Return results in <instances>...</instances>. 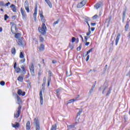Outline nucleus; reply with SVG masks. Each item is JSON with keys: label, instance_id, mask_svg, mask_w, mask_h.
<instances>
[{"label": "nucleus", "instance_id": "f257e3e1", "mask_svg": "<svg viewBox=\"0 0 130 130\" xmlns=\"http://www.w3.org/2000/svg\"><path fill=\"white\" fill-rule=\"evenodd\" d=\"M46 25H45V23H43L42 25V27H39L38 28L39 32L40 33H41L42 35H44L45 34H46Z\"/></svg>", "mask_w": 130, "mask_h": 130}, {"label": "nucleus", "instance_id": "f03ea898", "mask_svg": "<svg viewBox=\"0 0 130 130\" xmlns=\"http://www.w3.org/2000/svg\"><path fill=\"white\" fill-rule=\"evenodd\" d=\"M21 113V106H19L17 110H16V112L14 113V117H16V118H18L20 115V113Z\"/></svg>", "mask_w": 130, "mask_h": 130}, {"label": "nucleus", "instance_id": "7ed1b4c3", "mask_svg": "<svg viewBox=\"0 0 130 130\" xmlns=\"http://www.w3.org/2000/svg\"><path fill=\"white\" fill-rule=\"evenodd\" d=\"M34 124H36V130H40V126H39V121H38V119L37 118H35Z\"/></svg>", "mask_w": 130, "mask_h": 130}, {"label": "nucleus", "instance_id": "20e7f679", "mask_svg": "<svg viewBox=\"0 0 130 130\" xmlns=\"http://www.w3.org/2000/svg\"><path fill=\"white\" fill-rule=\"evenodd\" d=\"M11 24L12 25L11 26V32L13 34H15V32H17V27L13 22H11Z\"/></svg>", "mask_w": 130, "mask_h": 130}, {"label": "nucleus", "instance_id": "39448f33", "mask_svg": "<svg viewBox=\"0 0 130 130\" xmlns=\"http://www.w3.org/2000/svg\"><path fill=\"white\" fill-rule=\"evenodd\" d=\"M25 9L27 13H29L30 10L29 9V3L27 1L25 2L24 3Z\"/></svg>", "mask_w": 130, "mask_h": 130}, {"label": "nucleus", "instance_id": "423d86ee", "mask_svg": "<svg viewBox=\"0 0 130 130\" xmlns=\"http://www.w3.org/2000/svg\"><path fill=\"white\" fill-rule=\"evenodd\" d=\"M29 70H30V72L32 76H34V75H35L34 65L33 64V63H31L29 66Z\"/></svg>", "mask_w": 130, "mask_h": 130}, {"label": "nucleus", "instance_id": "0eeeda50", "mask_svg": "<svg viewBox=\"0 0 130 130\" xmlns=\"http://www.w3.org/2000/svg\"><path fill=\"white\" fill-rule=\"evenodd\" d=\"M20 12L22 15V19H23V20H26V12H25V10H23V8H21Z\"/></svg>", "mask_w": 130, "mask_h": 130}, {"label": "nucleus", "instance_id": "6e6552de", "mask_svg": "<svg viewBox=\"0 0 130 130\" xmlns=\"http://www.w3.org/2000/svg\"><path fill=\"white\" fill-rule=\"evenodd\" d=\"M85 5H86V1H83L82 2H81L80 3H79L77 5V7L78 8H83V7H84V6H85Z\"/></svg>", "mask_w": 130, "mask_h": 130}, {"label": "nucleus", "instance_id": "1a4fd4ad", "mask_svg": "<svg viewBox=\"0 0 130 130\" xmlns=\"http://www.w3.org/2000/svg\"><path fill=\"white\" fill-rule=\"evenodd\" d=\"M17 93L19 95V96H25V95L26 94V92L24 91H22L21 89L18 90Z\"/></svg>", "mask_w": 130, "mask_h": 130}, {"label": "nucleus", "instance_id": "9d476101", "mask_svg": "<svg viewBox=\"0 0 130 130\" xmlns=\"http://www.w3.org/2000/svg\"><path fill=\"white\" fill-rule=\"evenodd\" d=\"M40 103L41 105H43V96H42V91L40 92Z\"/></svg>", "mask_w": 130, "mask_h": 130}, {"label": "nucleus", "instance_id": "9b49d317", "mask_svg": "<svg viewBox=\"0 0 130 130\" xmlns=\"http://www.w3.org/2000/svg\"><path fill=\"white\" fill-rule=\"evenodd\" d=\"M120 38V34H118L116 40H115V45H117L119 39Z\"/></svg>", "mask_w": 130, "mask_h": 130}, {"label": "nucleus", "instance_id": "f8f14e48", "mask_svg": "<svg viewBox=\"0 0 130 130\" xmlns=\"http://www.w3.org/2000/svg\"><path fill=\"white\" fill-rule=\"evenodd\" d=\"M40 17L41 18V20L42 22H43V24H44L45 23V18H44V16H43V14L42 13L40 14Z\"/></svg>", "mask_w": 130, "mask_h": 130}, {"label": "nucleus", "instance_id": "ddd939ff", "mask_svg": "<svg viewBox=\"0 0 130 130\" xmlns=\"http://www.w3.org/2000/svg\"><path fill=\"white\" fill-rule=\"evenodd\" d=\"M101 6H102V3H101V2H100L94 5V8L96 10H98V9H99V8H100V7H101Z\"/></svg>", "mask_w": 130, "mask_h": 130}, {"label": "nucleus", "instance_id": "4468645a", "mask_svg": "<svg viewBox=\"0 0 130 130\" xmlns=\"http://www.w3.org/2000/svg\"><path fill=\"white\" fill-rule=\"evenodd\" d=\"M21 69L22 70V76H24L26 74V70H25V66L23 65L21 67Z\"/></svg>", "mask_w": 130, "mask_h": 130}, {"label": "nucleus", "instance_id": "2eb2a0df", "mask_svg": "<svg viewBox=\"0 0 130 130\" xmlns=\"http://www.w3.org/2000/svg\"><path fill=\"white\" fill-rule=\"evenodd\" d=\"M106 89H107V86H101L99 88V91H101L102 90H103L102 94H104V91H105Z\"/></svg>", "mask_w": 130, "mask_h": 130}, {"label": "nucleus", "instance_id": "dca6fc26", "mask_svg": "<svg viewBox=\"0 0 130 130\" xmlns=\"http://www.w3.org/2000/svg\"><path fill=\"white\" fill-rule=\"evenodd\" d=\"M10 8L12 9L13 12H17V10H16L17 9H16V6H15V5L14 4L11 5L10 6Z\"/></svg>", "mask_w": 130, "mask_h": 130}, {"label": "nucleus", "instance_id": "f3484780", "mask_svg": "<svg viewBox=\"0 0 130 130\" xmlns=\"http://www.w3.org/2000/svg\"><path fill=\"white\" fill-rule=\"evenodd\" d=\"M45 2L47 4V5L49 6L50 8H52V4H51V2H50V1L45 0Z\"/></svg>", "mask_w": 130, "mask_h": 130}, {"label": "nucleus", "instance_id": "a211bd4d", "mask_svg": "<svg viewBox=\"0 0 130 130\" xmlns=\"http://www.w3.org/2000/svg\"><path fill=\"white\" fill-rule=\"evenodd\" d=\"M37 15V6L36 7L35 12L34 13V18H35V21H36V16Z\"/></svg>", "mask_w": 130, "mask_h": 130}, {"label": "nucleus", "instance_id": "6ab92c4d", "mask_svg": "<svg viewBox=\"0 0 130 130\" xmlns=\"http://www.w3.org/2000/svg\"><path fill=\"white\" fill-rule=\"evenodd\" d=\"M31 128V125L30 124V122L28 121L26 123V130H29Z\"/></svg>", "mask_w": 130, "mask_h": 130}, {"label": "nucleus", "instance_id": "aec40b11", "mask_svg": "<svg viewBox=\"0 0 130 130\" xmlns=\"http://www.w3.org/2000/svg\"><path fill=\"white\" fill-rule=\"evenodd\" d=\"M16 97L18 104L22 103V100H21V98L18 95H16Z\"/></svg>", "mask_w": 130, "mask_h": 130}, {"label": "nucleus", "instance_id": "412c9836", "mask_svg": "<svg viewBox=\"0 0 130 130\" xmlns=\"http://www.w3.org/2000/svg\"><path fill=\"white\" fill-rule=\"evenodd\" d=\"M79 96H80V95H78V96L77 98H75L73 99L70 100L69 101L68 103H73V102H75V101H76L77 99H78V97H79Z\"/></svg>", "mask_w": 130, "mask_h": 130}, {"label": "nucleus", "instance_id": "4be33fe9", "mask_svg": "<svg viewBox=\"0 0 130 130\" xmlns=\"http://www.w3.org/2000/svg\"><path fill=\"white\" fill-rule=\"evenodd\" d=\"M18 81H19V82H23V81L24 80V77L23 76H19L18 78H17Z\"/></svg>", "mask_w": 130, "mask_h": 130}, {"label": "nucleus", "instance_id": "5701e85b", "mask_svg": "<svg viewBox=\"0 0 130 130\" xmlns=\"http://www.w3.org/2000/svg\"><path fill=\"white\" fill-rule=\"evenodd\" d=\"M18 45L20 46H23L24 45V43H23V42L21 40H18L17 41Z\"/></svg>", "mask_w": 130, "mask_h": 130}, {"label": "nucleus", "instance_id": "b1692460", "mask_svg": "<svg viewBox=\"0 0 130 130\" xmlns=\"http://www.w3.org/2000/svg\"><path fill=\"white\" fill-rule=\"evenodd\" d=\"M128 28H129V24H128V22H127L125 26V31H127Z\"/></svg>", "mask_w": 130, "mask_h": 130}, {"label": "nucleus", "instance_id": "393cba45", "mask_svg": "<svg viewBox=\"0 0 130 130\" xmlns=\"http://www.w3.org/2000/svg\"><path fill=\"white\" fill-rule=\"evenodd\" d=\"M40 42H43L44 41V38H43V35H40Z\"/></svg>", "mask_w": 130, "mask_h": 130}, {"label": "nucleus", "instance_id": "a878e982", "mask_svg": "<svg viewBox=\"0 0 130 130\" xmlns=\"http://www.w3.org/2000/svg\"><path fill=\"white\" fill-rule=\"evenodd\" d=\"M20 58H24L25 56L24 55V52H21L19 54Z\"/></svg>", "mask_w": 130, "mask_h": 130}, {"label": "nucleus", "instance_id": "bb28decb", "mask_svg": "<svg viewBox=\"0 0 130 130\" xmlns=\"http://www.w3.org/2000/svg\"><path fill=\"white\" fill-rule=\"evenodd\" d=\"M110 93H111V88H109V90L107 91V93L106 94V96H109Z\"/></svg>", "mask_w": 130, "mask_h": 130}, {"label": "nucleus", "instance_id": "cd10ccee", "mask_svg": "<svg viewBox=\"0 0 130 130\" xmlns=\"http://www.w3.org/2000/svg\"><path fill=\"white\" fill-rule=\"evenodd\" d=\"M43 50H44V45L42 44L40 47V51H42Z\"/></svg>", "mask_w": 130, "mask_h": 130}, {"label": "nucleus", "instance_id": "c85d7f7f", "mask_svg": "<svg viewBox=\"0 0 130 130\" xmlns=\"http://www.w3.org/2000/svg\"><path fill=\"white\" fill-rule=\"evenodd\" d=\"M14 69L15 70L16 73H17V74H19V73H21V69H20V68H16Z\"/></svg>", "mask_w": 130, "mask_h": 130}, {"label": "nucleus", "instance_id": "c756f323", "mask_svg": "<svg viewBox=\"0 0 130 130\" xmlns=\"http://www.w3.org/2000/svg\"><path fill=\"white\" fill-rule=\"evenodd\" d=\"M15 37V38L19 39V38H20L21 37V34H19V33L16 34Z\"/></svg>", "mask_w": 130, "mask_h": 130}, {"label": "nucleus", "instance_id": "7c9ffc66", "mask_svg": "<svg viewBox=\"0 0 130 130\" xmlns=\"http://www.w3.org/2000/svg\"><path fill=\"white\" fill-rule=\"evenodd\" d=\"M13 127L17 128V127H19V123L16 122L15 124H12Z\"/></svg>", "mask_w": 130, "mask_h": 130}, {"label": "nucleus", "instance_id": "2f4dec72", "mask_svg": "<svg viewBox=\"0 0 130 130\" xmlns=\"http://www.w3.org/2000/svg\"><path fill=\"white\" fill-rule=\"evenodd\" d=\"M11 52L12 54H16V49L15 48H12L11 49Z\"/></svg>", "mask_w": 130, "mask_h": 130}, {"label": "nucleus", "instance_id": "473e14b6", "mask_svg": "<svg viewBox=\"0 0 130 130\" xmlns=\"http://www.w3.org/2000/svg\"><path fill=\"white\" fill-rule=\"evenodd\" d=\"M51 130H56V124L52 125Z\"/></svg>", "mask_w": 130, "mask_h": 130}, {"label": "nucleus", "instance_id": "72a5a7b5", "mask_svg": "<svg viewBox=\"0 0 130 130\" xmlns=\"http://www.w3.org/2000/svg\"><path fill=\"white\" fill-rule=\"evenodd\" d=\"M94 88H95V85H93L91 87V88L90 89V91H89V93L90 94H91V93H92L93 91L94 90Z\"/></svg>", "mask_w": 130, "mask_h": 130}, {"label": "nucleus", "instance_id": "f704fd0d", "mask_svg": "<svg viewBox=\"0 0 130 130\" xmlns=\"http://www.w3.org/2000/svg\"><path fill=\"white\" fill-rule=\"evenodd\" d=\"M82 109H80L79 112L77 113V116H80V115H81V114L82 113Z\"/></svg>", "mask_w": 130, "mask_h": 130}, {"label": "nucleus", "instance_id": "c9c22d12", "mask_svg": "<svg viewBox=\"0 0 130 130\" xmlns=\"http://www.w3.org/2000/svg\"><path fill=\"white\" fill-rule=\"evenodd\" d=\"M82 48V44H80L79 46L77 48L78 51H80L81 50V49Z\"/></svg>", "mask_w": 130, "mask_h": 130}, {"label": "nucleus", "instance_id": "e433bc0d", "mask_svg": "<svg viewBox=\"0 0 130 130\" xmlns=\"http://www.w3.org/2000/svg\"><path fill=\"white\" fill-rule=\"evenodd\" d=\"M58 23H59V20L54 22L53 23V26H55L56 24H58Z\"/></svg>", "mask_w": 130, "mask_h": 130}, {"label": "nucleus", "instance_id": "4c0bfd02", "mask_svg": "<svg viewBox=\"0 0 130 130\" xmlns=\"http://www.w3.org/2000/svg\"><path fill=\"white\" fill-rule=\"evenodd\" d=\"M75 125H70L68 126V128H74Z\"/></svg>", "mask_w": 130, "mask_h": 130}, {"label": "nucleus", "instance_id": "58836bf2", "mask_svg": "<svg viewBox=\"0 0 130 130\" xmlns=\"http://www.w3.org/2000/svg\"><path fill=\"white\" fill-rule=\"evenodd\" d=\"M4 17H5V21H7V19L9 18V16H8V15H7V14H5Z\"/></svg>", "mask_w": 130, "mask_h": 130}, {"label": "nucleus", "instance_id": "ea45409f", "mask_svg": "<svg viewBox=\"0 0 130 130\" xmlns=\"http://www.w3.org/2000/svg\"><path fill=\"white\" fill-rule=\"evenodd\" d=\"M5 83L4 81H1V82H0V85H1V86H4V85H5Z\"/></svg>", "mask_w": 130, "mask_h": 130}, {"label": "nucleus", "instance_id": "a19ab883", "mask_svg": "<svg viewBox=\"0 0 130 130\" xmlns=\"http://www.w3.org/2000/svg\"><path fill=\"white\" fill-rule=\"evenodd\" d=\"M75 41H76V39L75 38V37H73L72 39V43H74V42H75Z\"/></svg>", "mask_w": 130, "mask_h": 130}, {"label": "nucleus", "instance_id": "79ce46f5", "mask_svg": "<svg viewBox=\"0 0 130 130\" xmlns=\"http://www.w3.org/2000/svg\"><path fill=\"white\" fill-rule=\"evenodd\" d=\"M60 90H61V88H59L56 90V92L57 93V94H58V93H59Z\"/></svg>", "mask_w": 130, "mask_h": 130}, {"label": "nucleus", "instance_id": "37998d69", "mask_svg": "<svg viewBox=\"0 0 130 130\" xmlns=\"http://www.w3.org/2000/svg\"><path fill=\"white\" fill-rule=\"evenodd\" d=\"M90 34H91V30H90V29H89V31L86 33V35L87 36H89V35H90Z\"/></svg>", "mask_w": 130, "mask_h": 130}, {"label": "nucleus", "instance_id": "c03bdc74", "mask_svg": "<svg viewBox=\"0 0 130 130\" xmlns=\"http://www.w3.org/2000/svg\"><path fill=\"white\" fill-rule=\"evenodd\" d=\"M97 18H98V15H95L94 16H93L92 19H97Z\"/></svg>", "mask_w": 130, "mask_h": 130}, {"label": "nucleus", "instance_id": "a18cd8bd", "mask_svg": "<svg viewBox=\"0 0 130 130\" xmlns=\"http://www.w3.org/2000/svg\"><path fill=\"white\" fill-rule=\"evenodd\" d=\"M26 60V59L25 58H23V59L20 60V62H21L22 63L25 62V61Z\"/></svg>", "mask_w": 130, "mask_h": 130}, {"label": "nucleus", "instance_id": "49530a36", "mask_svg": "<svg viewBox=\"0 0 130 130\" xmlns=\"http://www.w3.org/2000/svg\"><path fill=\"white\" fill-rule=\"evenodd\" d=\"M69 47H70V49H74V46L73 45H70Z\"/></svg>", "mask_w": 130, "mask_h": 130}, {"label": "nucleus", "instance_id": "de8ad7c7", "mask_svg": "<svg viewBox=\"0 0 130 130\" xmlns=\"http://www.w3.org/2000/svg\"><path fill=\"white\" fill-rule=\"evenodd\" d=\"M43 81H44V85H45V84H46V78L44 77Z\"/></svg>", "mask_w": 130, "mask_h": 130}, {"label": "nucleus", "instance_id": "09e8293b", "mask_svg": "<svg viewBox=\"0 0 130 130\" xmlns=\"http://www.w3.org/2000/svg\"><path fill=\"white\" fill-rule=\"evenodd\" d=\"M84 41H85V42H87L88 41V37H85Z\"/></svg>", "mask_w": 130, "mask_h": 130}, {"label": "nucleus", "instance_id": "8fccbe9b", "mask_svg": "<svg viewBox=\"0 0 130 130\" xmlns=\"http://www.w3.org/2000/svg\"><path fill=\"white\" fill-rule=\"evenodd\" d=\"M50 82V78H48V87H49V83Z\"/></svg>", "mask_w": 130, "mask_h": 130}, {"label": "nucleus", "instance_id": "3c124183", "mask_svg": "<svg viewBox=\"0 0 130 130\" xmlns=\"http://www.w3.org/2000/svg\"><path fill=\"white\" fill-rule=\"evenodd\" d=\"M9 5H11V3H10V2L7 3L5 5V7H8V6H9Z\"/></svg>", "mask_w": 130, "mask_h": 130}, {"label": "nucleus", "instance_id": "603ef678", "mask_svg": "<svg viewBox=\"0 0 130 130\" xmlns=\"http://www.w3.org/2000/svg\"><path fill=\"white\" fill-rule=\"evenodd\" d=\"M89 58H90V55H87L86 58V61H88L89 60Z\"/></svg>", "mask_w": 130, "mask_h": 130}, {"label": "nucleus", "instance_id": "864d4df0", "mask_svg": "<svg viewBox=\"0 0 130 130\" xmlns=\"http://www.w3.org/2000/svg\"><path fill=\"white\" fill-rule=\"evenodd\" d=\"M90 44V42H85V45L86 46H88V45H89Z\"/></svg>", "mask_w": 130, "mask_h": 130}, {"label": "nucleus", "instance_id": "5fc2aeb1", "mask_svg": "<svg viewBox=\"0 0 130 130\" xmlns=\"http://www.w3.org/2000/svg\"><path fill=\"white\" fill-rule=\"evenodd\" d=\"M56 62H57V61H56V60H52V63H56Z\"/></svg>", "mask_w": 130, "mask_h": 130}, {"label": "nucleus", "instance_id": "6e6d98bb", "mask_svg": "<svg viewBox=\"0 0 130 130\" xmlns=\"http://www.w3.org/2000/svg\"><path fill=\"white\" fill-rule=\"evenodd\" d=\"M67 75L68 77H70V76H72V73H71V72H70V74H68V72H67Z\"/></svg>", "mask_w": 130, "mask_h": 130}, {"label": "nucleus", "instance_id": "4d7b16f0", "mask_svg": "<svg viewBox=\"0 0 130 130\" xmlns=\"http://www.w3.org/2000/svg\"><path fill=\"white\" fill-rule=\"evenodd\" d=\"M17 67V63L16 62H15V63H14V69H16L17 67Z\"/></svg>", "mask_w": 130, "mask_h": 130}, {"label": "nucleus", "instance_id": "13d9d810", "mask_svg": "<svg viewBox=\"0 0 130 130\" xmlns=\"http://www.w3.org/2000/svg\"><path fill=\"white\" fill-rule=\"evenodd\" d=\"M42 72H41V71H40L39 73H38V75L39 76H41V74H42Z\"/></svg>", "mask_w": 130, "mask_h": 130}, {"label": "nucleus", "instance_id": "bf43d9fd", "mask_svg": "<svg viewBox=\"0 0 130 130\" xmlns=\"http://www.w3.org/2000/svg\"><path fill=\"white\" fill-rule=\"evenodd\" d=\"M49 77H51V72L49 71Z\"/></svg>", "mask_w": 130, "mask_h": 130}, {"label": "nucleus", "instance_id": "052dcab7", "mask_svg": "<svg viewBox=\"0 0 130 130\" xmlns=\"http://www.w3.org/2000/svg\"><path fill=\"white\" fill-rule=\"evenodd\" d=\"M91 25L92 26H95V25H96V23H91Z\"/></svg>", "mask_w": 130, "mask_h": 130}, {"label": "nucleus", "instance_id": "680f3d73", "mask_svg": "<svg viewBox=\"0 0 130 130\" xmlns=\"http://www.w3.org/2000/svg\"><path fill=\"white\" fill-rule=\"evenodd\" d=\"M91 31H94L95 30V28L94 27H92L91 28Z\"/></svg>", "mask_w": 130, "mask_h": 130}, {"label": "nucleus", "instance_id": "e2e57ef3", "mask_svg": "<svg viewBox=\"0 0 130 130\" xmlns=\"http://www.w3.org/2000/svg\"><path fill=\"white\" fill-rule=\"evenodd\" d=\"M3 32V28L0 27V32Z\"/></svg>", "mask_w": 130, "mask_h": 130}, {"label": "nucleus", "instance_id": "0e129e2a", "mask_svg": "<svg viewBox=\"0 0 130 130\" xmlns=\"http://www.w3.org/2000/svg\"><path fill=\"white\" fill-rule=\"evenodd\" d=\"M89 53H90V51H87V52L86 53V55H88Z\"/></svg>", "mask_w": 130, "mask_h": 130}, {"label": "nucleus", "instance_id": "69168bd1", "mask_svg": "<svg viewBox=\"0 0 130 130\" xmlns=\"http://www.w3.org/2000/svg\"><path fill=\"white\" fill-rule=\"evenodd\" d=\"M92 49H93L91 48V49H89L88 50V51H89V52H91L92 51Z\"/></svg>", "mask_w": 130, "mask_h": 130}, {"label": "nucleus", "instance_id": "338daca9", "mask_svg": "<svg viewBox=\"0 0 130 130\" xmlns=\"http://www.w3.org/2000/svg\"><path fill=\"white\" fill-rule=\"evenodd\" d=\"M0 4H1V5H4V2H0Z\"/></svg>", "mask_w": 130, "mask_h": 130}, {"label": "nucleus", "instance_id": "774afa93", "mask_svg": "<svg viewBox=\"0 0 130 130\" xmlns=\"http://www.w3.org/2000/svg\"><path fill=\"white\" fill-rule=\"evenodd\" d=\"M29 78V74H28L27 76H26V78Z\"/></svg>", "mask_w": 130, "mask_h": 130}]
</instances>
